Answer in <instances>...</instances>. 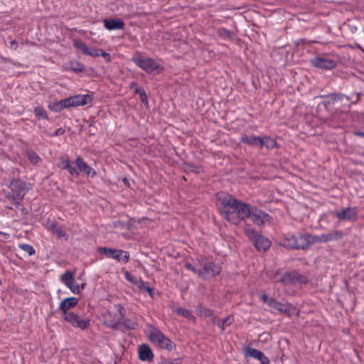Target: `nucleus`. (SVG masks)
I'll return each mask as SVG.
<instances>
[{
    "label": "nucleus",
    "instance_id": "f257e3e1",
    "mask_svg": "<svg viewBox=\"0 0 364 364\" xmlns=\"http://www.w3.org/2000/svg\"><path fill=\"white\" fill-rule=\"evenodd\" d=\"M217 205L222 216L234 225H239L242 220L250 218L255 225L261 226L269 218V215L262 210L228 194L219 196Z\"/></svg>",
    "mask_w": 364,
    "mask_h": 364
},
{
    "label": "nucleus",
    "instance_id": "f03ea898",
    "mask_svg": "<svg viewBox=\"0 0 364 364\" xmlns=\"http://www.w3.org/2000/svg\"><path fill=\"white\" fill-rule=\"evenodd\" d=\"M114 309L119 312V316L112 320L107 318L104 321L107 326L112 329H117L119 324H123L125 328L131 330L136 329L139 327L137 318H126L124 316L125 309L120 304L114 305Z\"/></svg>",
    "mask_w": 364,
    "mask_h": 364
},
{
    "label": "nucleus",
    "instance_id": "7ed1b4c3",
    "mask_svg": "<svg viewBox=\"0 0 364 364\" xmlns=\"http://www.w3.org/2000/svg\"><path fill=\"white\" fill-rule=\"evenodd\" d=\"M132 61L146 73L156 75L162 70L159 63L148 57H134Z\"/></svg>",
    "mask_w": 364,
    "mask_h": 364
},
{
    "label": "nucleus",
    "instance_id": "20e7f679",
    "mask_svg": "<svg viewBox=\"0 0 364 364\" xmlns=\"http://www.w3.org/2000/svg\"><path fill=\"white\" fill-rule=\"evenodd\" d=\"M245 232L247 236L252 241L255 247L259 251H266L271 246V242L264 236L259 235L255 230L250 228H246Z\"/></svg>",
    "mask_w": 364,
    "mask_h": 364
},
{
    "label": "nucleus",
    "instance_id": "39448f33",
    "mask_svg": "<svg viewBox=\"0 0 364 364\" xmlns=\"http://www.w3.org/2000/svg\"><path fill=\"white\" fill-rule=\"evenodd\" d=\"M99 253L105 255L107 257L114 259L118 262L123 263L128 262L129 259V253L122 250L109 248L107 247H100L97 249Z\"/></svg>",
    "mask_w": 364,
    "mask_h": 364
},
{
    "label": "nucleus",
    "instance_id": "423d86ee",
    "mask_svg": "<svg viewBox=\"0 0 364 364\" xmlns=\"http://www.w3.org/2000/svg\"><path fill=\"white\" fill-rule=\"evenodd\" d=\"M149 338L151 342L161 348L167 350L172 348V342L156 328H153L150 331Z\"/></svg>",
    "mask_w": 364,
    "mask_h": 364
},
{
    "label": "nucleus",
    "instance_id": "0eeeda50",
    "mask_svg": "<svg viewBox=\"0 0 364 364\" xmlns=\"http://www.w3.org/2000/svg\"><path fill=\"white\" fill-rule=\"evenodd\" d=\"M63 318L73 327L79 328L82 330H85L90 326V319L82 318L74 312L66 314V316H63Z\"/></svg>",
    "mask_w": 364,
    "mask_h": 364
},
{
    "label": "nucleus",
    "instance_id": "6e6552de",
    "mask_svg": "<svg viewBox=\"0 0 364 364\" xmlns=\"http://www.w3.org/2000/svg\"><path fill=\"white\" fill-rule=\"evenodd\" d=\"M220 271L219 264L208 262L203 264V270L198 272V275L205 279H209L219 274Z\"/></svg>",
    "mask_w": 364,
    "mask_h": 364
},
{
    "label": "nucleus",
    "instance_id": "1a4fd4ad",
    "mask_svg": "<svg viewBox=\"0 0 364 364\" xmlns=\"http://www.w3.org/2000/svg\"><path fill=\"white\" fill-rule=\"evenodd\" d=\"M339 220H355L358 217V210L355 207H348L332 213Z\"/></svg>",
    "mask_w": 364,
    "mask_h": 364
},
{
    "label": "nucleus",
    "instance_id": "9d476101",
    "mask_svg": "<svg viewBox=\"0 0 364 364\" xmlns=\"http://www.w3.org/2000/svg\"><path fill=\"white\" fill-rule=\"evenodd\" d=\"M307 281L305 276L298 272H284L282 284L284 285H295L297 284H306Z\"/></svg>",
    "mask_w": 364,
    "mask_h": 364
},
{
    "label": "nucleus",
    "instance_id": "9b49d317",
    "mask_svg": "<svg viewBox=\"0 0 364 364\" xmlns=\"http://www.w3.org/2000/svg\"><path fill=\"white\" fill-rule=\"evenodd\" d=\"M343 232L341 230H334L326 234L314 235V241L316 242H328L331 241H336L342 239Z\"/></svg>",
    "mask_w": 364,
    "mask_h": 364
},
{
    "label": "nucleus",
    "instance_id": "f8f14e48",
    "mask_svg": "<svg viewBox=\"0 0 364 364\" xmlns=\"http://www.w3.org/2000/svg\"><path fill=\"white\" fill-rule=\"evenodd\" d=\"M296 249H305L309 245L315 243L314 235L309 233H301L296 234Z\"/></svg>",
    "mask_w": 364,
    "mask_h": 364
},
{
    "label": "nucleus",
    "instance_id": "ddd939ff",
    "mask_svg": "<svg viewBox=\"0 0 364 364\" xmlns=\"http://www.w3.org/2000/svg\"><path fill=\"white\" fill-rule=\"evenodd\" d=\"M69 98L70 107L83 106L90 104L93 100V97L91 95H76L71 96Z\"/></svg>",
    "mask_w": 364,
    "mask_h": 364
},
{
    "label": "nucleus",
    "instance_id": "4468645a",
    "mask_svg": "<svg viewBox=\"0 0 364 364\" xmlns=\"http://www.w3.org/2000/svg\"><path fill=\"white\" fill-rule=\"evenodd\" d=\"M79 299L76 297H68L63 299L59 304L58 310L63 312V316H66V314H72L69 310L75 307L78 304Z\"/></svg>",
    "mask_w": 364,
    "mask_h": 364
},
{
    "label": "nucleus",
    "instance_id": "2eb2a0df",
    "mask_svg": "<svg viewBox=\"0 0 364 364\" xmlns=\"http://www.w3.org/2000/svg\"><path fill=\"white\" fill-rule=\"evenodd\" d=\"M311 64L314 67L325 70H331L336 66L334 60L330 58L318 57L311 60Z\"/></svg>",
    "mask_w": 364,
    "mask_h": 364
},
{
    "label": "nucleus",
    "instance_id": "dca6fc26",
    "mask_svg": "<svg viewBox=\"0 0 364 364\" xmlns=\"http://www.w3.org/2000/svg\"><path fill=\"white\" fill-rule=\"evenodd\" d=\"M317 98H322L323 101L322 102V105L326 108L328 106L334 105L338 101H342L343 98H346L348 101L349 98L340 93H331L327 95H319Z\"/></svg>",
    "mask_w": 364,
    "mask_h": 364
},
{
    "label": "nucleus",
    "instance_id": "f3484780",
    "mask_svg": "<svg viewBox=\"0 0 364 364\" xmlns=\"http://www.w3.org/2000/svg\"><path fill=\"white\" fill-rule=\"evenodd\" d=\"M10 188L18 200H21L25 194L26 184L23 181L14 179L11 181Z\"/></svg>",
    "mask_w": 364,
    "mask_h": 364
},
{
    "label": "nucleus",
    "instance_id": "a211bd4d",
    "mask_svg": "<svg viewBox=\"0 0 364 364\" xmlns=\"http://www.w3.org/2000/svg\"><path fill=\"white\" fill-rule=\"evenodd\" d=\"M75 164L77 167L78 171L85 173L87 176L95 177L96 176V171L90 166H89L84 161L81 156H77L76 158Z\"/></svg>",
    "mask_w": 364,
    "mask_h": 364
},
{
    "label": "nucleus",
    "instance_id": "6ab92c4d",
    "mask_svg": "<svg viewBox=\"0 0 364 364\" xmlns=\"http://www.w3.org/2000/svg\"><path fill=\"white\" fill-rule=\"evenodd\" d=\"M104 26L108 31L122 30L124 28V23L119 18H105L103 21Z\"/></svg>",
    "mask_w": 364,
    "mask_h": 364
},
{
    "label": "nucleus",
    "instance_id": "aec40b11",
    "mask_svg": "<svg viewBox=\"0 0 364 364\" xmlns=\"http://www.w3.org/2000/svg\"><path fill=\"white\" fill-rule=\"evenodd\" d=\"M245 356L254 358L261 362L262 364H268L269 360L264 354L257 349L249 348L245 352Z\"/></svg>",
    "mask_w": 364,
    "mask_h": 364
},
{
    "label": "nucleus",
    "instance_id": "412c9836",
    "mask_svg": "<svg viewBox=\"0 0 364 364\" xmlns=\"http://www.w3.org/2000/svg\"><path fill=\"white\" fill-rule=\"evenodd\" d=\"M260 299L264 303L267 304L269 307L276 309L279 312H282V310H284L283 309L284 304L280 303L274 298H269L267 295L262 294L260 296Z\"/></svg>",
    "mask_w": 364,
    "mask_h": 364
},
{
    "label": "nucleus",
    "instance_id": "4be33fe9",
    "mask_svg": "<svg viewBox=\"0 0 364 364\" xmlns=\"http://www.w3.org/2000/svg\"><path fill=\"white\" fill-rule=\"evenodd\" d=\"M139 357L141 360H151L154 355L151 348L147 345H141L139 348Z\"/></svg>",
    "mask_w": 364,
    "mask_h": 364
},
{
    "label": "nucleus",
    "instance_id": "5701e85b",
    "mask_svg": "<svg viewBox=\"0 0 364 364\" xmlns=\"http://www.w3.org/2000/svg\"><path fill=\"white\" fill-rule=\"evenodd\" d=\"M240 141L245 144L257 146L260 148L261 137L255 135H243L242 136Z\"/></svg>",
    "mask_w": 364,
    "mask_h": 364
},
{
    "label": "nucleus",
    "instance_id": "b1692460",
    "mask_svg": "<svg viewBox=\"0 0 364 364\" xmlns=\"http://www.w3.org/2000/svg\"><path fill=\"white\" fill-rule=\"evenodd\" d=\"M70 104L69 98L61 100L57 102L53 103L50 106V108L55 112H60L63 109L70 108Z\"/></svg>",
    "mask_w": 364,
    "mask_h": 364
},
{
    "label": "nucleus",
    "instance_id": "393cba45",
    "mask_svg": "<svg viewBox=\"0 0 364 364\" xmlns=\"http://www.w3.org/2000/svg\"><path fill=\"white\" fill-rule=\"evenodd\" d=\"M277 141L269 136L261 137L260 148L266 147L267 149H272L277 147Z\"/></svg>",
    "mask_w": 364,
    "mask_h": 364
},
{
    "label": "nucleus",
    "instance_id": "a878e982",
    "mask_svg": "<svg viewBox=\"0 0 364 364\" xmlns=\"http://www.w3.org/2000/svg\"><path fill=\"white\" fill-rule=\"evenodd\" d=\"M296 234H288L282 242V245L287 248L296 249Z\"/></svg>",
    "mask_w": 364,
    "mask_h": 364
},
{
    "label": "nucleus",
    "instance_id": "bb28decb",
    "mask_svg": "<svg viewBox=\"0 0 364 364\" xmlns=\"http://www.w3.org/2000/svg\"><path fill=\"white\" fill-rule=\"evenodd\" d=\"M48 229L53 234H55L59 239L65 237L68 239V235L65 230L60 226H58L55 223H51L48 227Z\"/></svg>",
    "mask_w": 364,
    "mask_h": 364
},
{
    "label": "nucleus",
    "instance_id": "cd10ccee",
    "mask_svg": "<svg viewBox=\"0 0 364 364\" xmlns=\"http://www.w3.org/2000/svg\"><path fill=\"white\" fill-rule=\"evenodd\" d=\"M175 312L184 318H186L188 319L195 321V316L193 315L192 312L188 309H186L184 308L180 307L175 310Z\"/></svg>",
    "mask_w": 364,
    "mask_h": 364
},
{
    "label": "nucleus",
    "instance_id": "c85d7f7f",
    "mask_svg": "<svg viewBox=\"0 0 364 364\" xmlns=\"http://www.w3.org/2000/svg\"><path fill=\"white\" fill-rule=\"evenodd\" d=\"M60 281L66 286L70 287L71 282H74V277L71 272L67 271L60 277Z\"/></svg>",
    "mask_w": 364,
    "mask_h": 364
},
{
    "label": "nucleus",
    "instance_id": "c756f323",
    "mask_svg": "<svg viewBox=\"0 0 364 364\" xmlns=\"http://www.w3.org/2000/svg\"><path fill=\"white\" fill-rule=\"evenodd\" d=\"M137 287L141 290L147 291L151 298H154V289L149 286L146 282L140 280L136 282Z\"/></svg>",
    "mask_w": 364,
    "mask_h": 364
},
{
    "label": "nucleus",
    "instance_id": "7c9ffc66",
    "mask_svg": "<svg viewBox=\"0 0 364 364\" xmlns=\"http://www.w3.org/2000/svg\"><path fill=\"white\" fill-rule=\"evenodd\" d=\"M234 322V317L232 315L228 316L223 320H220V323H218V327L221 330V331H224L228 326H230Z\"/></svg>",
    "mask_w": 364,
    "mask_h": 364
},
{
    "label": "nucleus",
    "instance_id": "2f4dec72",
    "mask_svg": "<svg viewBox=\"0 0 364 364\" xmlns=\"http://www.w3.org/2000/svg\"><path fill=\"white\" fill-rule=\"evenodd\" d=\"M74 46L77 50H80L83 54L87 55L90 48L87 47L85 43L81 41H75Z\"/></svg>",
    "mask_w": 364,
    "mask_h": 364
},
{
    "label": "nucleus",
    "instance_id": "473e14b6",
    "mask_svg": "<svg viewBox=\"0 0 364 364\" xmlns=\"http://www.w3.org/2000/svg\"><path fill=\"white\" fill-rule=\"evenodd\" d=\"M26 154H27L28 159H29L30 162L32 164L36 165L37 164H38L41 161V158L33 151L29 150L27 151Z\"/></svg>",
    "mask_w": 364,
    "mask_h": 364
},
{
    "label": "nucleus",
    "instance_id": "72a5a7b5",
    "mask_svg": "<svg viewBox=\"0 0 364 364\" xmlns=\"http://www.w3.org/2000/svg\"><path fill=\"white\" fill-rule=\"evenodd\" d=\"M283 309L284 310H282V313H284L289 316L292 315H297L299 313L296 308L289 304H284Z\"/></svg>",
    "mask_w": 364,
    "mask_h": 364
},
{
    "label": "nucleus",
    "instance_id": "f704fd0d",
    "mask_svg": "<svg viewBox=\"0 0 364 364\" xmlns=\"http://www.w3.org/2000/svg\"><path fill=\"white\" fill-rule=\"evenodd\" d=\"M36 117L38 119H48V114L46 110L41 107H36L34 109Z\"/></svg>",
    "mask_w": 364,
    "mask_h": 364
},
{
    "label": "nucleus",
    "instance_id": "c9c22d12",
    "mask_svg": "<svg viewBox=\"0 0 364 364\" xmlns=\"http://www.w3.org/2000/svg\"><path fill=\"white\" fill-rule=\"evenodd\" d=\"M19 248L23 250L24 252H27L30 256L33 255L36 252L35 249L33 247V246L26 243L20 244Z\"/></svg>",
    "mask_w": 364,
    "mask_h": 364
},
{
    "label": "nucleus",
    "instance_id": "e433bc0d",
    "mask_svg": "<svg viewBox=\"0 0 364 364\" xmlns=\"http://www.w3.org/2000/svg\"><path fill=\"white\" fill-rule=\"evenodd\" d=\"M70 68L74 72H82L84 70L85 67L82 63L77 61H74L70 63Z\"/></svg>",
    "mask_w": 364,
    "mask_h": 364
},
{
    "label": "nucleus",
    "instance_id": "4c0bfd02",
    "mask_svg": "<svg viewBox=\"0 0 364 364\" xmlns=\"http://www.w3.org/2000/svg\"><path fill=\"white\" fill-rule=\"evenodd\" d=\"M199 313L200 316H205V317H212L213 316V312L212 310H210L208 308L204 307V306H200L199 307Z\"/></svg>",
    "mask_w": 364,
    "mask_h": 364
},
{
    "label": "nucleus",
    "instance_id": "58836bf2",
    "mask_svg": "<svg viewBox=\"0 0 364 364\" xmlns=\"http://www.w3.org/2000/svg\"><path fill=\"white\" fill-rule=\"evenodd\" d=\"M218 33L220 37L224 38H230L232 37V32L225 28H218Z\"/></svg>",
    "mask_w": 364,
    "mask_h": 364
},
{
    "label": "nucleus",
    "instance_id": "ea45409f",
    "mask_svg": "<svg viewBox=\"0 0 364 364\" xmlns=\"http://www.w3.org/2000/svg\"><path fill=\"white\" fill-rule=\"evenodd\" d=\"M70 289V290L73 294H79L80 292V289L79 284H76L75 280L74 279V282H71V284L70 287H67Z\"/></svg>",
    "mask_w": 364,
    "mask_h": 364
},
{
    "label": "nucleus",
    "instance_id": "a19ab883",
    "mask_svg": "<svg viewBox=\"0 0 364 364\" xmlns=\"http://www.w3.org/2000/svg\"><path fill=\"white\" fill-rule=\"evenodd\" d=\"M101 50H102V49H100V48H90L87 55L92 56V57H99V56H100Z\"/></svg>",
    "mask_w": 364,
    "mask_h": 364
},
{
    "label": "nucleus",
    "instance_id": "79ce46f5",
    "mask_svg": "<svg viewBox=\"0 0 364 364\" xmlns=\"http://www.w3.org/2000/svg\"><path fill=\"white\" fill-rule=\"evenodd\" d=\"M119 316V312L115 309V311H109L105 316V321L107 318L112 320L116 318Z\"/></svg>",
    "mask_w": 364,
    "mask_h": 364
},
{
    "label": "nucleus",
    "instance_id": "37998d69",
    "mask_svg": "<svg viewBox=\"0 0 364 364\" xmlns=\"http://www.w3.org/2000/svg\"><path fill=\"white\" fill-rule=\"evenodd\" d=\"M66 170L69 172L70 175L73 176L77 177L79 176L78 169L73 166L71 164L66 168Z\"/></svg>",
    "mask_w": 364,
    "mask_h": 364
},
{
    "label": "nucleus",
    "instance_id": "c03bdc74",
    "mask_svg": "<svg viewBox=\"0 0 364 364\" xmlns=\"http://www.w3.org/2000/svg\"><path fill=\"white\" fill-rule=\"evenodd\" d=\"M8 46L11 49L16 50L18 48V44L15 40H11Z\"/></svg>",
    "mask_w": 364,
    "mask_h": 364
},
{
    "label": "nucleus",
    "instance_id": "a18cd8bd",
    "mask_svg": "<svg viewBox=\"0 0 364 364\" xmlns=\"http://www.w3.org/2000/svg\"><path fill=\"white\" fill-rule=\"evenodd\" d=\"M70 165L69 159H64L60 163V166L63 169L66 170V168Z\"/></svg>",
    "mask_w": 364,
    "mask_h": 364
},
{
    "label": "nucleus",
    "instance_id": "49530a36",
    "mask_svg": "<svg viewBox=\"0 0 364 364\" xmlns=\"http://www.w3.org/2000/svg\"><path fill=\"white\" fill-rule=\"evenodd\" d=\"M100 56L103 57L107 62H109L111 60L110 55L108 53H106L103 50H101Z\"/></svg>",
    "mask_w": 364,
    "mask_h": 364
},
{
    "label": "nucleus",
    "instance_id": "de8ad7c7",
    "mask_svg": "<svg viewBox=\"0 0 364 364\" xmlns=\"http://www.w3.org/2000/svg\"><path fill=\"white\" fill-rule=\"evenodd\" d=\"M186 269H189V270H191V271H192V272H195V273H196V274H198V272H200V269H196V268H195V267H194L191 264H190V263H187V264H186Z\"/></svg>",
    "mask_w": 364,
    "mask_h": 364
},
{
    "label": "nucleus",
    "instance_id": "09e8293b",
    "mask_svg": "<svg viewBox=\"0 0 364 364\" xmlns=\"http://www.w3.org/2000/svg\"><path fill=\"white\" fill-rule=\"evenodd\" d=\"M277 274H278V270L276 271V272H267V277L274 280V282L275 281L276 279V277H277Z\"/></svg>",
    "mask_w": 364,
    "mask_h": 364
},
{
    "label": "nucleus",
    "instance_id": "8fccbe9b",
    "mask_svg": "<svg viewBox=\"0 0 364 364\" xmlns=\"http://www.w3.org/2000/svg\"><path fill=\"white\" fill-rule=\"evenodd\" d=\"M139 96H140V100H141V102H143L144 104L148 103V100H147V97H146L145 91L141 92V93L139 95Z\"/></svg>",
    "mask_w": 364,
    "mask_h": 364
},
{
    "label": "nucleus",
    "instance_id": "3c124183",
    "mask_svg": "<svg viewBox=\"0 0 364 364\" xmlns=\"http://www.w3.org/2000/svg\"><path fill=\"white\" fill-rule=\"evenodd\" d=\"M159 364H181V361L178 359H175L173 360H166L161 362Z\"/></svg>",
    "mask_w": 364,
    "mask_h": 364
},
{
    "label": "nucleus",
    "instance_id": "603ef678",
    "mask_svg": "<svg viewBox=\"0 0 364 364\" xmlns=\"http://www.w3.org/2000/svg\"><path fill=\"white\" fill-rule=\"evenodd\" d=\"M64 133H65V129L63 128H59L53 134H51V136H56L62 135Z\"/></svg>",
    "mask_w": 364,
    "mask_h": 364
},
{
    "label": "nucleus",
    "instance_id": "864d4df0",
    "mask_svg": "<svg viewBox=\"0 0 364 364\" xmlns=\"http://www.w3.org/2000/svg\"><path fill=\"white\" fill-rule=\"evenodd\" d=\"M283 274L282 272L278 270L277 277H276L275 282L282 283V279H283Z\"/></svg>",
    "mask_w": 364,
    "mask_h": 364
},
{
    "label": "nucleus",
    "instance_id": "5fc2aeb1",
    "mask_svg": "<svg viewBox=\"0 0 364 364\" xmlns=\"http://www.w3.org/2000/svg\"><path fill=\"white\" fill-rule=\"evenodd\" d=\"M211 318H213V323L218 326V323H220V319L218 317L215 316L214 315Z\"/></svg>",
    "mask_w": 364,
    "mask_h": 364
},
{
    "label": "nucleus",
    "instance_id": "6e6d98bb",
    "mask_svg": "<svg viewBox=\"0 0 364 364\" xmlns=\"http://www.w3.org/2000/svg\"><path fill=\"white\" fill-rule=\"evenodd\" d=\"M354 134H355V136H360V137L364 138V132H360V131L355 132H354Z\"/></svg>",
    "mask_w": 364,
    "mask_h": 364
},
{
    "label": "nucleus",
    "instance_id": "4d7b16f0",
    "mask_svg": "<svg viewBox=\"0 0 364 364\" xmlns=\"http://www.w3.org/2000/svg\"><path fill=\"white\" fill-rule=\"evenodd\" d=\"M144 90H142V89H141V88H140V87H136L135 88V92H136V93H138V94H139V95L141 93V92H144Z\"/></svg>",
    "mask_w": 364,
    "mask_h": 364
},
{
    "label": "nucleus",
    "instance_id": "13d9d810",
    "mask_svg": "<svg viewBox=\"0 0 364 364\" xmlns=\"http://www.w3.org/2000/svg\"><path fill=\"white\" fill-rule=\"evenodd\" d=\"M137 87V84H136V82H133L132 83L131 87Z\"/></svg>",
    "mask_w": 364,
    "mask_h": 364
},
{
    "label": "nucleus",
    "instance_id": "bf43d9fd",
    "mask_svg": "<svg viewBox=\"0 0 364 364\" xmlns=\"http://www.w3.org/2000/svg\"><path fill=\"white\" fill-rule=\"evenodd\" d=\"M125 275L127 276V279L131 281V279L128 277L129 273H126Z\"/></svg>",
    "mask_w": 364,
    "mask_h": 364
}]
</instances>
